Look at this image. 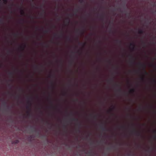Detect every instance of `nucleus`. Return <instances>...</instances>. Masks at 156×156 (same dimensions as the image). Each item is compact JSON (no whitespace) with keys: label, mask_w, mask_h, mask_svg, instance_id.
Listing matches in <instances>:
<instances>
[{"label":"nucleus","mask_w":156,"mask_h":156,"mask_svg":"<svg viewBox=\"0 0 156 156\" xmlns=\"http://www.w3.org/2000/svg\"><path fill=\"white\" fill-rule=\"evenodd\" d=\"M22 49H23V48H22Z\"/></svg>","instance_id":"1"},{"label":"nucleus","mask_w":156,"mask_h":156,"mask_svg":"<svg viewBox=\"0 0 156 156\" xmlns=\"http://www.w3.org/2000/svg\"><path fill=\"white\" fill-rule=\"evenodd\" d=\"M133 49H134V48H133Z\"/></svg>","instance_id":"2"}]
</instances>
